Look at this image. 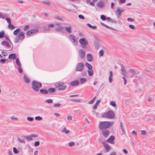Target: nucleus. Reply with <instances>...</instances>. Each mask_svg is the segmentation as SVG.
<instances>
[{
	"label": "nucleus",
	"instance_id": "obj_21",
	"mask_svg": "<svg viewBox=\"0 0 155 155\" xmlns=\"http://www.w3.org/2000/svg\"><path fill=\"white\" fill-rule=\"evenodd\" d=\"M80 83V81L78 80H75L72 82L71 83V85L72 86H75L78 85Z\"/></svg>",
	"mask_w": 155,
	"mask_h": 155
},
{
	"label": "nucleus",
	"instance_id": "obj_60",
	"mask_svg": "<svg viewBox=\"0 0 155 155\" xmlns=\"http://www.w3.org/2000/svg\"><path fill=\"white\" fill-rule=\"evenodd\" d=\"M5 19L8 24L11 23V20L9 18L7 17L5 18Z\"/></svg>",
	"mask_w": 155,
	"mask_h": 155
},
{
	"label": "nucleus",
	"instance_id": "obj_54",
	"mask_svg": "<svg viewBox=\"0 0 155 155\" xmlns=\"http://www.w3.org/2000/svg\"><path fill=\"white\" fill-rule=\"evenodd\" d=\"M129 27L133 30H135L136 29L135 27L133 25H129Z\"/></svg>",
	"mask_w": 155,
	"mask_h": 155
},
{
	"label": "nucleus",
	"instance_id": "obj_19",
	"mask_svg": "<svg viewBox=\"0 0 155 155\" xmlns=\"http://www.w3.org/2000/svg\"><path fill=\"white\" fill-rule=\"evenodd\" d=\"M113 74L112 71H110L109 72V75L108 77L109 81L110 83H111L113 81Z\"/></svg>",
	"mask_w": 155,
	"mask_h": 155
},
{
	"label": "nucleus",
	"instance_id": "obj_15",
	"mask_svg": "<svg viewBox=\"0 0 155 155\" xmlns=\"http://www.w3.org/2000/svg\"><path fill=\"white\" fill-rule=\"evenodd\" d=\"M94 45L95 48L97 49L101 45L100 42L97 40L94 41Z\"/></svg>",
	"mask_w": 155,
	"mask_h": 155
},
{
	"label": "nucleus",
	"instance_id": "obj_22",
	"mask_svg": "<svg viewBox=\"0 0 155 155\" xmlns=\"http://www.w3.org/2000/svg\"><path fill=\"white\" fill-rule=\"evenodd\" d=\"M102 134L104 137H107L109 134V132L107 130H104L102 131Z\"/></svg>",
	"mask_w": 155,
	"mask_h": 155
},
{
	"label": "nucleus",
	"instance_id": "obj_40",
	"mask_svg": "<svg viewBox=\"0 0 155 155\" xmlns=\"http://www.w3.org/2000/svg\"><path fill=\"white\" fill-rule=\"evenodd\" d=\"M62 130V131H63V132H64L67 134H69L70 132L69 131V130H67L66 127H64L63 128Z\"/></svg>",
	"mask_w": 155,
	"mask_h": 155
},
{
	"label": "nucleus",
	"instance_id": "obj_39",
	"mask_svg": "<svg viewBox=\"0 0 155 155\" xmlns=\"http://www.w3.org/2000/svg\"><path fill=\"white\" fill-rule=\"evenodd\" d=\"M43 30L46 31H48L50 30V28L48 26H44L43 28Z\"/></svg>",
	"mask_w": 155,
	"mask_h": 155
},
{
	"label": "nucleus",
	"instance_id": "obj_32",
	"mask_svg": "<svg viewBox=\"0 0 155 155\" xmlns=\"http://www.w3.org/2000/svg\"><path fill=\"white\" fill-rule=\"evenodd\" d=\"M55 91V89L54 88H51L48 89V92L50 93H54Z\"/></svg>",
	"mask_w": 155,
	"mask_h": 155
},
{
	"label": "nucleus",
	"instance_id": "obj_27",
	"mask_svg": "<svg viewBox=\"0 0 155 155\" xmlns=\"http://www.w3.org/2000/svg\"><path fill=\"white\" fill-rule=\"evenodd\" d=\"M24 138L26 139L28 141H30L33 140V138L30 136L28 137L26 136H22Z\"/></svg>",
	"mask_w": 155,
	"mask_h": 155
},
{
	"label": "nucleus",
	"instance_id": "obj_26",
	"mask_svg": "<svg viewBox=\"0 0 155 155\" xmlns=\"http://www.w3.org/2000/svg\"><path fill=\"white\" fill-rule=\"evenodd\" d=\"M80 43L82 45H86L87 44V42L85 39H79Z\"/></svg>",
	"mask_w": 155,
	"mask_h": 155
},
{
	"label": "nucleus",
	"instance_id": "obj_29",
	"mask_svg": "<svg viewBox=\"0 0 155 155\" xmlns=\"http://www.w3.org/2000/svg\"><path fill=\"white\" fill-rule=\"evenodd\" d=\"M20 31V29L19 28H17L13 32V34L15 35H17L19 33Z\"/></svg>",
	"mask_w": 155,
	"mask_h": 155
},
{
	"label": "nucleus",
	"instance_id": "obj_52",
	"mask_svg": "<svg viewBox=\"0 0 155 155\" xmlns=\"http://www.w3.org/2000/svg\"><path fill=\"white\" fill-rule=\"evenodd\" d=\"M8 61V60L5 59H2L0 60V63L2 64L5 63L6 61Z\"/></svg>",
	"mask_w": 155,
	"mask_h": 155
},
{
	"label": "nucleus",
	"instance_id": "obj_17",
	"mask_svg": "<svg viewBox=\"0 0 155 155\" xmlns=\"http://www.w3.org/2000/svg\"><path fill=\"white\" fill-rule=\"evenodd\" d=\"M124 11V10H120L119 8H117V10L116 11V14L119 17L121 15V13Z\"/></svg>",
	"mask_w": 155,
	"mask_h": 155
},
{
	"label": "nucleus",
	"instance_id": "obj_3",
	"mask_svg": "<svg viewBox=\"0 0 155 155\" xmlns=\"http://www.w3.org/2000/svg\"><path fill=\"white\" fill-rule=\"evenodd\" d=\"M55 86L56 88H58V90L59 91H64L67 88V86L63 81L60 82L55 84Z\"/></svg>",
	"mask_w": 155,
	"mask_h": 155
},
{
	"label": "nucleus",
	"instance_id": "obj_10",
	"mask_svg": "<svg viewBox=\"0 0 155 155\" xmlns=\"http://www.w3.org/2000/svg\"><path fill=\"white\" fill-rule=\"evenodd\" d=\"M101 143L103 145L104 147L107 152H108L110 150L111 148L109 145L104 141H101Z\"/></svg>",
	"mask_w": 155,
	"mask_h": 155
},
{
	"label": "nucleus",
	"instance_id": "obj_31",
	"mask_svg": "<svg viewBox=\"0 0 155 155\" xmlns=\"http://www.w3.org/2000/svg\"><path fill=\"white\" fill-rule=\"evenodd\" d=\"M85 65L89 70H91L92 69V66L89 63H86L85 64Z\"/></svg>",
	"mask_w": 155,
	"mask_h": 155
},
{
	"label": "nucleus",
	"instance_id": "obj_30",
	"mask_svg": "<svg viewBox=\"0 0 155 155\" xmlns=\"http://www.w3.org/2000/svg\"><path fill=\"white\" fill-rule=\"evenodd\" d=\"M9 25L8 26V28L11 29L13 30L15 28V27L11 23L8 24Z\"/></svg>",
	"mask_w": 155,
	"mask_h": 155
},
{
	"label": "nucleus",
	"instance_id": "obj_23",
	"mask_svg": "<svg viewBox=\"0 0 155 155\" xmlns=\"http://www.w3.org/2000/svg\"><path fill=\"white\" fill-rule=\"evenodd\" d=\"M64 29V27L59 25L57 27L54 28L55 30L57 31H61V30Z\"/></svg>",
	"mask_w": 155,
	"mask_h": 155
},
{
	"label": "nucleus",
	"instance_id": "obj_8",
	"mask_svg": "<svg viewBox=\"0 0 155 155\" xmlns=\"http://www.w3.org/2000/svg\"><path fill=\"white\" fill-rule=\"evenodd\" d=\"M38 32V30L37 29H31L28 30L26 33L27 36H31Z\"/></svg>",
	"mask_w": 155,
	"mask_h": 155
},
{
	"label": "nucleus",
	"instance_id": "obj_1",
	"mask_svg": "<svg viewBox=\"0 0 155 155\" xmlns=\"http://www.w3.org/2000/svg\"><path fill=\"white\" fill-rule=\"evenodd\" d=\"M113 124V122H102L100 123L99 125V128L101 130H104L109 128L110 125H112Z\"/></svg>",
	"mask_w": 155,
	"mask_h": 155
},
{
	"label": "nucleus",
	"instance_id": "obj_38",
	"mask_svg": "<svg viewBox=\"0 0 155 155\" xmlns=\"http://www.w3.org/2000/svg\"><path fill=\"white\" fill-rule=\"evenodd\" d=\"M71 42L74 45H77L78 42L77 39H71Z\"/></svg>",
	"mask_w": 155,
	"mask_h": 155
},
{
	"label": "nucleus",
	"instance_id": "obj_50",
	"mask_svg": "<svg viewBox=\"0 0 155 155\" xmlns=\"http://www.w3.org/2000/svg\"><path fill=\"white\" fill-rule=\"evenodd\" d=\"M93 112L94 113L93 114L94 115L95 114L96 116L97 117H99L100 116V114L99 113L97 112H95V111L94 110L93 111Z\"/></svg>",
	"mask_w": 155,
	"mask_h": 155
},
{
	"label": "nucleus",
	"instance_id": "obj_62",
	"mask_svg": "<svg viewBox=\"0 0 155 155\" xmlns=\"http://www.w3.org/2000/svg\"><path fill=\"white\" fill-rule=\"evenodd\" d=\"M40 144V142L39 141H36L34 143V146L35 147L38 146Z\"/></svg>",
	"mask_w": 155,
	"mask_h": 155
},
{
	"label": "nucleus",
	"instance_id": "obj_42",
	"mask_svg": "<svg viewBox=\"0 0 155 155\" xmlns=\"http://www.w3.org/2000/svg\"><path fill=\"white\" fill-rule=\"evenodd\" d=\"M18 140L21 143H25V142L23 139L21 138H18Z\"/></svg>",
	"mask_w": 155,
	"mask_h": 155
},
{
	"label": "nucleus",
	"instance_id": "obj_53",
	"mask_svg": "<svg viewBox=\"0 0 155 155\" xmlns=\"http://www.w3.org/2000/svg\"><path fill=\"white\" fill-rule=\"evenodd\" d=\"M16 63L17 65L18 66H21V64L20 63V61L19 60V59L18 58H16Z\"/></svg>",
	"mask_w": 155,
	"mask_h": 155
},
{
	"label": "nucleus",
	"instance_id": "obj_18",
	"mask_svg": "<svg viewBox=\"0 0 155 155\" xmlns=\"http://www.w3.org/2000/svg\"><path fill=\"white\" fill-rule=\"evenodd\" d=\"M25 37L24 33L23 31H21L18 34V37L17 39H24Z\"/></svg>",
	"mask_w": 155,
	"mask_h": 155
},
{
	"label": "nucleus",
	"instance_id": "obj_37",
	"mask_svg": "<svg viewBox=\"0 0 155 155\" xmlns=\"http://www.w3.org/2000/svg\"><path fill=\"white\" fill-rule=\"evenodd\" d=\"M45 102L46 103L48 104H50L52 103L53 102V100L52 99H48L45 101Z\"/></svg>",
	"mask_w": 155,
	"mask_h": 155
},
{
	"label": "nucleus",
	"instance_id": "obj_28",
	"mask_svg": "<svg viewBox=\"0 0 155 155\" xmlns=\"http://www.w3.org/2000/svg\"><path fill=\"white\" fill-rule=\"evenodd\" d=\"M40 92L41 93L43 94H47L48 93V91L45 89H41L40 90Z\"/></svg>",
	"mask_w": 155,
	"mask_h": 155
},
{
	"label": "nucleus",
	"instance_id": "obj_2",
	"mask_svg": "<svg viewBox=\"0 0 155 155\" xmlns=\"http://www.w3.org/2000/svg\"><path fill=\"white\" fill-rule=\"evenodd\" d=\"M42 86L41 82L37 81H33L32 82V90L35 92H38L39 91V88Z\"/></svg>",
	"mask_w": 155,
	"mask_h": 155
},
{
	"label": "nucleus",
	"instance_id": "obj_34",
	"mask_svg": "<svg viewBox=\"0 0 155 155\" xmlns=\"http://www.w3.org/2000/svg\"><path fill=\"white\" fill-rule=\"evenodd\" d=\"M120 127L121 130L122 131L123 133L124 134H125V131L124 129L123 125V123H122V122H120Z\"/></svg>",
	"mask_w": 155,
	"mask_h": 155
},
{
	"label": "nucleus",
	"instance_id": "obj_46",
	"mask_svg": "<svg viewBox=\"0 0 155 155\" xmlns=\"http://www.w3.org/2000/svg\"><path fill=\"white\" fill-rule=\"evenodd\" d=\"M88 74L90 76H92L93 74V71L91 70H88L87 71Z\"/></svg>",
	"mask_w": 155,
	"mask_h": 155
},
{
	"label": "nucleus",
	"instance_id": "obj_35",
	"mask_svg": "<svg viewBox=\"0 0 155 155\" xmlns=\"http://www.w3.org/2000/svg\"><path fill=\"white\" fill-rule=\"evenodd\" d=\"M87 25L89 27L91 28L92 29H97V27L96 26H92L90 24H87Z\"/></svg>",
	"mask_w": 155,
	"mask_h": 155
},
{
	"label": "nucleus",
	"instance_id": "obj_20",
	"mask_svg": "<svg viewBox=\"0 0 155 155\" xmlns=\"http://www.w3.org/2000/svg\"><path fill=\"white\" fill-rule=\"evenodd\" d=\"M16 55L15 53H12L10 54L8 56V58L10 59L15 60L16 59Z\"/></svg>",
	"mask_w": 155,
	"mask_h": 155
},
{
	"label": "nucleus",
	"instance_id": "obj_47",
	"mask_svg": "<svg viewBox=\"0 0 155 155\" xmlns=\"http://www.w3.org/2000/svg\"><path fill=\"white\" fill-rule=\"evenodd\" d=\"M104 51L102 50H100L99 53V57H101L103 55H104Z\"/></svg>",
	"mask_w": 155,
	"mask_h": 155
},
{
	"label": "nucleus",
	"instance_id": "obj_57",
	"mask_svg": "<svg viewBox=\"0 0 155 155\" xmlns=\"http://www.w3.org/2000/svg\"><path fill=\"white\" fill-rule=\"evenodd\" d=\"M11 119L13 121H18V119L14 116H13L11 117Z\"/></svg>",
	"mask_w": 155,
	"mask_h": 155
},
{
	"label": "nucleus",
	"instance_id": "obj_64",
	"mask_svg": "<svg viewBox=\"0 0 155 155\" xmlns=\"http://www.w3.org/2000/svg\"><path fill=\"white\" fill-rule=\"evenodd\" d=\"M78 17L80 18V19H84V16L81 15H78Z\"/></svg>",
	"mask_w": 155,
	"mask_h": 155
},
{
	"label": "nucleus",
	"instance_id": "obj_36",
	"mask_svg": "<svg viewBox=\"0 0 155 155\" xmlns=\"http://www.w3.org/2000/svg\"><path fill=\"white\" fill-rule=\"evenodd\" d=\"M87 80L85 78H81L80 79V81L81 84H83Z\"/></svg>",
	"mask_w": 155,
	"mask_h": 155
},
{
	"label": "nucleus",
	"instance_id": "obj_45",
	"mask_svg": "<svg viewBox=\"0 0 155 155\" xmlns=\"http://www.w3.org/2000/svg\"><path fill=\"white\" fill-rule=\"evenodd\" d=\"M13 151L14 153L15 154H17L19 153V150H17L15 147L13 148Z\"/></svg>",
	"mask_w": 155,
	"mask_h": 155
},
{
	"label": "nucleus",
	"instance_id": "obj_41",
	"mask_svg": "<svg viewBox=\"0 0 155 155\" xmlns=\"http://www.w3.org/2000/svg\"><path fill=\"white\" fill-rule=\"evenodd\" d=\"M65 30L69 33H71V27H65Z\"/></svg>",
	"mask_w": 155,
	"mask_h": 155
},
{
	"label": "nucleus",
	"instance_id": "obj_9",
	"mask_svg": "<svg viewBox=\"0 0 155 155\" xmlns=\"http://www.w3.org/2000/svg\"><path fill=\"white\" fill-rule=\"evenodd\" d=\"M5 38V39H9V36L7 35H5L4 31H0V38Z\"/></svg>",
	"mask_w": 155,
	"mask_h": 155
},
{
	"label": "nucleus",
	"instance_id": "obj_44",
	"mask_svg": "<svg viewBox=\"0 0 155 155\" xmlns=\"http://www.w3.org/2000/svg\"><path fill=\"white\" fill-rule=\"evenodd\" d=\"M110 105L114 107H116V104L115 103V102L114 101H111L110 102Z\"/></svg>",
	"mask_w": 155,
	"mask_h": 155
},
{
	"label": "nucleus",
	"instance_id": "obj_51",
	"mask_svg": "<svg viewBox=\"0 0 155 155\" xmlns=\"http://www.w3.org/2000/svg\"><path fill=\"white\" fill-rule=\"evenodd\" d=\"M35 120L38 121L41 120H42V118L40 116L36 117H35Z\"/></svg>",
	"mask_w": 155,
	"mask_h": 155
},
{
	"label": "nucleus",
	"instance_id": "obj_14",
	"mask_svg": "<svg viewBox=\"0 0 155 155\" xmlns=\"http://www.w3.org/2000/svg\"><path fill=\"white\" fill-rule=\"evenodd\" d=\"M23 80L24 82L27 84H28L30 82V79L28 76L25 74L23 77Z\"/></svg>",
	"mask_w": 155,
	"mask_h": 155
},
{
	"label": "nucleus",
	"instance_id": "obj_55",
	"mask_svg": "<svg viewBox=\"0 0 155 155\" xmlns=\"http://www.w3.org/2000/svg\"><path fill=\"white\" fill-rule=\"evenodd\" d=\"M101 19L103 21H104L106 20V17L104 15H102L101 16Z\"/></svg>",
	"mask_w": 155,
	"mask_h": 155
},
{
	"label": "nucleus",
	"instance_id": "obj_5",
	"mask_svg": "<svg viewBox=\"0 0 155 155\" xmlns=\"http://www.w3.org/2000/svg\"><path fill=\"white\" fill-rule=\"evenodd\" d=\"M135 71L133 69H130L127 72V78L128 79L133 78L135 74Z\"/></svg>",
	"mask_w": 155,
	"mask_h": 155
},
{
	"label": "nucleus",
	"instance_id": "obj_13",
	"mask_svg": "<svg viewBox=\"0 0 155 155\" xmlns=\"http://www.w3.org/2000/svg\"><path fill=\"white\" fill-rule=\"evenodd\" d=\"M121 73L122 74L124 75V76H126V71L124 67L123 64H120Z\"/></svg>",
	"mask_w": 155,
	"mask_h": 155
},
{
	"label": "nucleus",
	"instance_id": "obj_25",
	"mask_svg": "<svg viewBox=\"0 0 155 155\" xmlns=\"http://www.w3.org/2000/svg\"><path fill=\"white\" fill-rule=\"evenodd\" d=\"M54 18L55 19L60 20L62 21H63L64 20L63 18L61 16H56L54 17Z\"/></svg>",
	"mask_w": 155,
	"mask_h": 155
},
{
	"label": "nucleus",
	"instance_id": "obj_61",
	"mask_svg": "<svg viewBox=\"0 0 155 155\" xmlns=\"http://www.w3.org/2000/svg\"><path fill=\"white\" fill-rule=\"evenodd\" d=\"M71 101H74L77 102H81V101L80 99H71Z\"/></svg>",
	"mask_w": 155,
	"mask_h": 155
},
{
	"label": "nucleus",
	"instance_id": "obj_16",
	"mask_svg": "<svg viewBox=\"0 0 155 155\" xmlns=\"http://www.w3.org/2000/svg\"><path fill=\"white\" fill-rule=\"evenodd\" d=\"M97 5L98 7L101 8L104 6L105 4L103 1H100L97 3Z\"/></svg>",
	"mask_w": 155,
	"mask_h": 155
},
{
	"label": "nucleus",
	"instance_id": "obj_12",
	"mask_svg": "<svg viewBox=\"0 0 155 155\" xmlns=\"http://www.w3.org/2000/svg\"><path fill=\"white\" fill-rule=\"evenodd\" d=\"M114 136H111L107 139V142L111 144H114Z\"/></svg>",
	"mask_w": 155,
	"mask_h": 155
},
{
	"label": "nucleus",
	"instance_id": "obj_6",
	"mask_svg": "<svg viewBox=\"0 0 155 155\" xmlns=\"http://www.w3.org/2000/svg\"><path fill=\"white\" fill-rule=\"evenodd\" d=\"M84 67V65L82 62H80L77 64L76 66L75 71H82Z\"/></svg>",
	"mask_w": 155,
	"mask_h": 155
},
{
	"label": "nucleus",
	"instance_id": "obj_24",
	"mask_svg": "<svg viewBox=\"0 0 155 155\" xmlns=\"http://www.w3.org/2000/svg\"><path fill=\"white\" fill-rule=\"evenodd\" d=\"M87 59L88 61L89 62L92 61V57L91 54H89L87 55Z\"/></svg>",
	"mask_w": 155,
	"mask_h": 155
},
{
	"label": "nucleus",
	"instance_id": "obj_11",
	"mask_svg": "<svg viewBox=\"0 0 155 155\" xmlns=\"http://www.w3.org/2000/svg\"><path fill=\"white\" fill-rule=\"evenodd\" d=\"M79 54L80 57L82 59L84 58L85 52L83 49H80L79 50Z\"/></svg>",
	"mask_w": 155,
	"mask_h": 155
},
{
	"label": "nucleus",
	"instance_id": "obj_49",
	"mask_svg": "<svg viewBox=\"0 0 155 155\" xmlns=\"http://www.w3.org/2000/svg\"><path fill=\"white\" fill-rule=\"evenodd\" d=\"M30 27L28 25H25L24 28L23 30L25 31H26L27 30L29 29Z\"/></svg>",
	"mask_w": 155,
	"mask_h": 155
},
{
	"label": "nucleus",
	"instance_id": "obj_63",
	"mask_svg": "<svg viewBox=\"0 0 155 155\" xmlns=\"http://www.w3.org/2000/svg\"><path fill=\"white\" fill-rule=\"evenodd\" d=\"M42 3L45 4L47 5H50V3L49 2H44L43 1L42 2Z\"/></svg>",
	"mask_w": 155,
	"mask_h": 155
},
{
	"label": "nucleus",
	"instance_id": "obj_7",
	"mask_svg": "<svg viewBox=\"0 0 155 155\" xmlns=\"http://www.w3.org/2000/svg\"><path fill=\"white\" fill-rule=\"evenodd\" d=\"M6 41H3L2 43L1 44L3 46L7 48H10L11 47V45L9 42L11 43L10 39H7Z\"/></svg>",
	"mask_w": 155,
	"mask_h": 155
},
{
	"label": "nucleus",
	"instance_id": "obj_59",
	"mask_svg": "<svg viewBox=\"0 0 155 155\" xmlns=\"http://www.w3.org/2000/svg\"><path fill=\"white\" fill-rule=\"evenodd\" d=\"M141 134L142 135H146L147 134V132L144 130L141 131Z\"/></svg>",
	"mask_w": 155,
	"mask_h": 155
},
{
	"label": "nucleus",
	"instance_id": "obj_43",
	"mask_svg": "<svg viewBox=\"0 0 155 155\" xmlns=\"http://www.w3.org/2000/svg\"><path fill=\"white\" fill-rule=\"evenodd\" d=\"M96 97H94L90 101L88 102V103L90 104H92L96 99Z\"/></svg>",
	"mask_w": 155,
	"mask_h": 155
},
{
	"label": "nucleus",
	"instance_id": "obj_4",
	"mask_svg": "<svg viewBox=\"0 0 155 155\" xmlns=\"http://www.w3.org/2000/svg\"><path fill=\"white\" fill-rule=\"evenodd\" d=\"M115 115L114 112L111 110L108 111L102 114V117L103 118H107L112 119L114 117Z\"/></svg>",
	"mask_w": 155,
	"mask_h": 155
},
{
	"label": "nucleus",
	"instance_id": "obj_48",
	"mask_svg": "<svg viewBox=\"0 0 155 155\" xmlns=\"http://www.w3.org/2000/svg\"><path fill=\"white\" fill-rule=\"evenodd\" d=\"M18 70L19 73H21L23 71L22 69L21 68V66H18Z\"/></svg>",
	"mask_w": 155,
	"mask_h": 155
},
{
	"label": "nucleus",
	"instance_id": "obj_33",
	"mask_svg": "<svg viewBox=\"0 0 155 155\" xmlns=\"http://www.w3.org/2000/svg\"><path fill=\"white\" fill-rule=\"evenodd\" d=\"M79 37L80 39H85V37L83 34L81 32L78 33Z\"/></svg>",
	"mask_w": 155,
	"mask_h": 155
},
{
	"label": "nucleus",
	"instance_id": "obj_58",
	"mask_svg": "<svg viewBox=\"0 0 155 155\" xmlns=\"http://www.w3.org/2000/svg\"><path fill=\"white\" fill-rule=\"evenodd\" d=\"M27 120L30 121H32L34 120V118L30 117H27Z\"/></svg>",
	"mask_w": 155,
	"mask_h": 155
},
{
	"label": "nucleus",
	"instance_id": "obj_56",
	"mask_svg": "<svg viewBox=\"0 0 155 155\" xmlns=\"http://www.w3.org/2000/svg\"><path fill=\"white\" fill-rule=\"evenodd\" d=\"M75 145V143L74 142H70L68 143V145L70 147L74 146Z\"/></svg>",
	"mask_w": 155,
	"mask_h": 155
}]
</instances>
